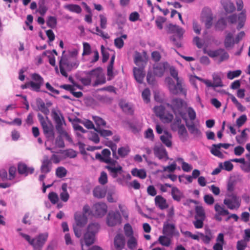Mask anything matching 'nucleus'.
Returning <instances> with one entry per match:
<instances>
[{"mask_svg": "<svg viewBox=\"0 0 250 250\" xmlns=\"http://www.w3.org/2000/svg\"><path fill=\"white\" fill-rule=\"evenodd\" d=\"M84 73L85 74V77L82 78L81 82L84 85H90L92 80H94L92 84L93 86H97L106 83L104 73L101 67H97L90 71H84Z\"/></svg>", "mask_w": 250, "mask_h": 250, "instance_id": "obj_1", "label": "nucleus"}, {"mask_svg": "<svg viewBox=\"0 0 250 250\" xmlns=\"http://www.w3.org/2000/svg\"><path fill=\"white\" fill-rule=\"evenodd\" d=\"M187 112L188 118L187 117H185L183 120L184 121L186 126L189 133L193 135L194 137L201 136L202 132L198 127L199 122H197V124L194 122L196 118V113L195 110L192 107H188L187 109Z\"/></svg>", "mask_w": 250, "mask_h": 250, "instance_id": "obj_2", "label": "nucleus"}, {"mask_svg": "<svg viewBox=\"0 0 250 250\" xmlns=\"http://www.w3.org/2000/svg\"><path fill=\"white\" fill-rule=\"evenodd\" d=\"M64 51L62 52V56L59 61V67L61 74L66 78L68 76L67 72L76 68L79 65V62L74 58H68L66 55L64 54Z\"/></svg>", "mask_w": 250, "mask_h": 250, "instance_id": "obj_3", "label": "nucleus"}, {"mask_svg": "<svg viewBox=\"0 0 250 250\" xmlns=\"http://www.w3.org/2000/svg\"><path fill=\"white\" fill-rule=\"evenodd\" d=\"M51 115L56 124V129L58 133L65 137L66 140L69 142H72V139L68 133L63 129V125H65V122L62 115L61 113H58L56 110L52 111Z\"/></svg>", "mask_w": 250, "mask_h": 250, "instance_id": "obj_4", "label": "nucleus"}, {"mask_svg": "<svg viewBox=\"0 0 250 250\" xmlns=\"http://www.w3.org/2000/svg\"><path fill=\"white\" fill-rule=\"evenodd\" d=\"M20 235L33 247L34 250H41V249L43 247L48 237L47 233H41L36 238L32 239L29 235L23 233H21Z\"/></svg>", "mask_w": 250, "mask_h": 250, "instance_id": "obj_5", "label": "nucleus"}, {"mask_svg": "<svg viewBox=\"0 0 250 250\" xmlns=\"http://www.w3.org/2000/svg\"><path fill=\"white\" fill-rule=\"evenodd\" d=\"M167 106L171 108L175 115H179L183 119L187 117L184 109L186 106V102L181 98H173L170 103H167Z\"/></svg>", "mask_w": 250, "mask_h": 250, "instance_id": "obj_6", "label": "nucleus"}, {"mask_svg": "<svg viewBox=\"0 0 250 250\" xmlns=\"http://www.w3.org/2000/svg\"><path fill=\"white\" fill-rule=\"evenodd\" d=\"M223 203L231 210H237L240 207L241 199L240 197L233 193H227Z\"/></svg>", "mask_w": 250, "mask_h": 250, "instance_id": "obj_7", "label": "nucleus"}, {"mask_svg": "<svg viewBox=\"0 0 250 250\" xmlns=\"http://www.w3.org/2000/svg\"><path fill=\"white\" fill-rule=\"evenodd\" d=\"M38 118L41 123L45 136L48 138H53L54 137V133L52 125L48 120V117L46 116V120H45L41 114L38 113Z\"/></svg>", "mask_w": 250, "mask_h": 250, "instance_id": "obj_8", "label": "nucleus"}, {"mask_svg": "<svg viewBox=\"0 0 250 250\" xmlns=\"http://www.w3.org/2000/svg\"><path fill=\"white\" fill-rule=\"evenodd\" d=\"M32 81L27 83L28 86H30V89L36 92H40L41 87L43 85L44 80L43 78L39 74L33 73L31 75Z\"/></svg>", "mask_w": 250, "mask_h": 250, "instance_id": "obj_9", "label": "nucleus"}, {"mask_svg": "<svg viewBox=\"0 0 250 250\" xmlns=\"http://www.w3.org/2000/svg\"><path fill=\"white\" fill-rule=\"evenodd\" d=\"M105 168L108 170L109 174L114 178H117L118 175L121 174L123 172L122 167L115 160L108 163L107 165L105 166Z\"/></svg>", "mask_w": 250, "mask_h": 250, "instance_id": "obj_10", "label": "nucleus"}, {"mask_svg": "<svg viewBox=\"0 0 250 250\" xmlns=\"http://www.w3.org/2000/svg\"><path fill=\"white\" fill-rule=\"evenodd\" d=\"M229 21L231 23H236V21H238V24L237 26V29L239 30L243 27L245 22L246 20V11H242L237 16L235 14H232L229 16L228 17Z\"/></svg>", "mask_w": 250, "mask_h": 250, "instance_id": "obj_11", "label": "nucleus"}, {"mask_svg": "<svg viewBox=\"0 0 250 250\" xmlns=\"http://www.w3.org/2000/svg\"><path fill=\"white\" fill-rule=\"evenodd\" d=\"M121 222V216L119 211H110L106 217V223L108 226L113 227Z\"/></svg>", "mask_w": 250, "mask_h": 250, "instance_id": "obj_12", "label": "nucleus"}, {"mask_svg": "<svg viewBox=\"0 0 250 250\" xmlns=\"http://www.w3.org/2000/svg\"><path fill=\"white\" fill-rule=\"evenodd\" d=\"M107 206L105 203L100 202L95 204L93 206V216L101 218L107 212Z\"/></svg>", "mask_w": 250, "mask_h": 250, "instance_id": "obj_13", "label": "nucleus"}, {"mask_svg": "<svg viewBox=\"0 0 250 250\" xmlns=\"http://www.w3.org/2000/svg\"><path fill=\"white\" fill-rule=\"evenodd\" d=\"M208 55L211 58L219 57L218 62L220 63L228 59L229 55L224 49L219 48L214 50H209L207 52Z\"/></svg>", "mask_w": 250, "mask_h": 250, "instance_id": "obj_14", "label": "nucleus"}, {"mask_svg": "<svg viewBox=\"0 0 250 250\" xmlns=\"http://www.w3.org/2000/svg\"><path fill=\"white\" fill-rule=\"evenodd\" d=\"M110 155V151L108 149L105 148L102 151L101 154L97 153L95 155V158L100 162L107 164L114 160V159H111Z\"/></svg>", "mask_w": 250, "mask_h": 250, "instance_id": "obj_15", "label": "nucleus"}, {"mask_svg": "<svg viewBox=\"0 0 250 250\" xmlns=\"http://www.w3.org/2000/svg\"><path fill=\"white\" fill-rule=\"evenodd\" d=\"M202 17L205 19V26L206 28L209 29L212 24L213 17L210 10L208 8H204L202 12Z\"/></svg>", "mask_w": 250, "mask_h": 250, "instance_id": "obj_16", "label": "nucleus"}, {"mask_svg": "<svg viewBox=\"0 0 250 250\" xmlns=\"http://www.w3.org/2000/svg\"><path fill=\"white\" fill-rule=\"evenodd\" d=\"M114 244L115 248L117 250H123L125 244V240L124 236L120 233L117 234L114 238Z\"/></svg>", "mask_w": 250, "mask_h": 250, "instance_id": "obj_17", "label": "nucleus"}, {"mask_svg": "<svg viewBox=\"0 0 250 250\" xmlns=\"http://www.w3.org/2000/svg\"><path fill=\"white\" fill-rule=\"evenodd\" d=\"M52 168V163L51 160L49 159L46 156H44L42 161V165L41 167V171L42 173L47 174L49 173Z\"/></svg>", "mask_w": 250, "mask_h": 250, "instance_id": "obj_18", "label": "nucleus"}, {"mask_svg": "<svg viewBox=\"0 0 250 250\" xmlns=\"http://www.w3.org/2000/svg\"><path fill=\"white\" fill-rule=\"evenodd\" d=\"M174 88H175V90L171 91V93L175 95L180 93L185 96H186L187 89L183 85V80H176V84H175Z\"/></svg>", "mask_w": 250, "mask_h": 250, "instance_id": "obj_19", "label": "nucleus"}, {"mask_svg": "<svg viewBox=\"0 0 250 250\" xmlns=\"http://www.w3.org/2000/svg\"><path fill=\"white\" fill-rule=\"evenodd\" d=\"M18 171L19 174L26 176L29 174H32L34 171V168L33 167H28L24 163H19L18 166Z\"/></svg>", "mask_w": 250, "mask_h": 250, "instance_id": "obj_20", "label": "nucleus"}, {"mask_svg": "<svg viewBox=\"0 0 250 250\" xmlns=\"http://www.w3.org/2000/svg\"><path fill=\"white\" fill-rule=\"evenodd\" d=\"M167 62L159 63L154 65L153 72L155 75L161 77L165 71L166 68Z\"/></svg>", "mask_w": 250, "mask_h": 250, "instance_id": "obj_21", "label": "nucleus"}, {"mask_svg": "<svg viewBox=\"0 0 250 250\" xmlns=\"http://www.w3.org/2000/svg\"><path fill=\"white\" fill-rule=\"evenodd\" d=\"M154 201L155 206L161 209H165L168 207L166 199L161 195L156 196Z\"/></svg>", "mask_w": 250, "mask_h": 250, "instance_id": "obj_22", "label": "nucleus"}, {"mask_svg": "<svg viewBox=\"0 0 250 250\" xmlns=\"http://www.w3.org/2000/svg\"><path fill=\"white\" fill-rule=\"evenodd\" d=\"M133 75L135 80L138 83H143L145 75L143 68L134 67Z\"/></svg>", "mask_w": 250, "mask_h": 250, "instance_id": "obj_23", "label": "nucleus"}, {"mask_svg": "<svg viewBox=\"0 0 250 250\" xmlns=\"http://www.w3.org/2000/svg\"><path fill=\"white\" fill-rule=\"evenodd\" d=\"M154 153L156 157L161 160L164 158L167 159V154L166 150L163 147L156 146L154 148Z\"/></svg>", "mask_w": 250, "mask_h": 250, "instance_id": "obj_24", "label": "nucleus"}, {"mask_svg": "<svg viewBox=\"0 0 250 250\" xmlns=\"http://www.w3.org/2000/svg\"><path fill=\"white\" fill-rule=\"evenodd\" d=\"M119 105L123 111L125 113L129 115H132L133 114L134 109L131 104L126 103L125 101H121L119 103Z\"/></svg>", "mask_w": 250, "mask_h": 250, "instance_id": "obj_25", "label": "nucleus"}, {"mask_svg": "<svg viewBox=\"0 0 250 250\" xmlns=\"http://www.w3.org/2000/svg\"><path fill=\"white\" fill-rule=\"evenodd\" d=\"M175 227L173 224L167 223L164 224L163 232L167 236L172 237L175 232Z\"/></svg>", "mask_w": 250, "mask_h": 250, "instance_id": "obj_26", "label": "nucleus"}, {"mask_svg": "<svg viewBox=\"0 0 250 250\" xmlns=\"http://www.w3.org/2000/svg\"><path fill=\"white\" fill-rule=\"evenodd\" d=\"M75 219L76 225L78 227H83L87 222V217L80 213L75 214Z\"/></svg>", "mask_w": 250, "mask_h": 250, "instance_id": "obj_27", "label": "nucleus"}, {"mask_svg": "<svg viewBox=\"0 0 250 250\" xmlns=\"http://www.w3.org/2000/svg\"><path fill=\"white\" fill-rule=\"evenodd\" d=\"M171 138V133L167 131H165L164 134L161 136L160 139L167 146L170 147L172 145Z\"/></svg>", "mask_w": 250, "mask_h": 250, "instance_id": "obj_28", "label": "nucleus"}, {"mask_svg": "<svg viewBox=\"0 0 250 250\" xmlns=\"http://www.w3.org/2000/svg\"><path fill=\"white\" fill-rule=\"evenodd\" d=\"M93 195L97 198H102L105 197L106 190L104 188L100 186L96 187L93 191Z\"/></svg>", "mask_w": 250, "mask_h": 250, "instance_id": "obj_29", "label": "nucleus"}, {"mask_svg": "<svg viewBox=\"0 0 250 250\" xmlns=\"http://www.w3.org/2000/svg\"><path fill=\"white\" fill-rule=\"evenodd\" d=\"M221 2L226 12L232 13L235 10V7L230 0H222Z\"/></svg>", "mask_w": 250, "mask_h": 250, "instance_id": "obj_30", "label": "nucleus"}, {"mask_svg": "<svg viewBox=\"0 0 250 250\" xmlns=\"http://www.w3.org/2000/svg\"><path fill=\"white\" fill-rule=\"evenodd\" d=\"M221 75V73H214L212 74L213 84L215 87H222L223 86Z\"/></svg>", "mask_w": 250, "mask_h": 250, "instance_id": "obj_31", "label": "nucleus"}, {"mask_svg": "<svg viewBox=\"0 0 250 250\" xmlns=\"http://www.w3.org/2000/svg\"><path fill=\"white\" fill-rule=\"evenodd\" d=\"M171 196L174 200L180 202L183 197V193L177 187H172Z\"/></svg>", "mask_w": 250, "mask_h": 250, "instance_id": "obj_32", "label": "nucleus"}, {"mask_svg": "<svg viewBox=\"0 0 250 250\" xmlns=\"http://www.w3.org/2000/svg\"><path fill=\"white\" fill-rule=\"evenodd\" d=\"M131 172L133 176L139 177L142 179H144L146 177V171L144 169H138L137 168H134L132 169Z\"/></svg>", "mask_w": 250, "mask_h": 250, "instance_id": "obj_33", "label": "nucleus"}, {"mask_svg": "<svg viewBox=\"0 0 250 250\" xmlns=\"http://www.w3.org/2000/svg\"><path fill=\"white\" fill-rule=\"evenodd\" d=\"M195 214L194 218H199L202 219H206V213L204 208L202 206H197L195 208Z\"/></svg>", "mask_w": 250, "mask_h": 250, "instance_id": "obj_34", "label": "nucleus"}, {"mask_svg": "<svg viewBox=\"0 0 250 250\" xmlns=\"http://www.w3.org/2000/svg\"><path fill=\"white\" fill-rule=\"evenodd\" d=\"M220 148L218 144H213L210 148V151L211 153L215 156L219 158H223L224 155L220 150Z\"/></svg>", "mask_w": 250, "mask_h": 250, "instance_id": "obj_35", "label": "nucleus"}, {"mask_svg": "<svg viewBox=\"0 0 250 250\" xmlns=\"http://www.w3.org/2000/svg\"><path fill=\"white\" fill-rule=\"evenodd\" d=\"M235 43L234 40L233 39V34L229 32L228 33L225 39L224 45L226 48L231 47L233 46Z\"/></svg>", "mask_w": 250, "mask_h": 250, "instance_id": "obj_36", "label": "nucleus"}, {"mask_svg": "<svg viewBox=\"0 0 250 250\" xmlns=\"http://www.w3.org/2000/svg\"><path fill=\"white\" fill-rule=\"evenodd\" d=\"M177 128L178 129V134L180 138L183 140H186L188 136V133L185 125H182Z\"/></svg>", "mask_w": 250, "mask_h": 250, "instance_id": "obj_37", "label": "nucleus"}, {"mask_svg": "<svg viewBox=\"0 0 250 250\" xmlns=\"http://www.w3.org/2000/svg\"><path fill=\"white\" fill-rule=\"evenodd\" d=\"M214 210L217 214L222 215V216H225L229 214L228 210L225 209L224 206H221L218 203L214 205Z\"/></svg>", "mask_w": 250, "mask_h": 250, "instance_id": "obj_38", "label": "nucleus"}, {"mask_svg": "<svg viewBox=\"0 0 250 250\" xmlns=\"http://www.w3.org/2000/svg\"><path fill=\"white\" fill-rule=\"evenodd\" d=\"M137 240L134 236L128 237V239L127 241V246L129 249L134 250L137 248Z\"/></svg>", "mask_w": 250, "mask_h": 250, "instance_id": "obj_39", "label": "nucleus"}, {"mask_svg": "<svg viewBox=\"0 0 250 250\" xmlns=\"http://www.w3.org/2000/svg\"><path fill=\"white\" fill-rule=\"evenodd\" d=\"M95 235L86 232L84 235V241L86 246H89L94 242Z\"/></svg>", "mask_w": 250, "mask_h": 250, "instance_id": "obj_40", "label": "nucleus"}, {"mask_svg": "<svg viewBox=\"0 0 250 250\" xmlns=\"http://www.w3.org/2000/svg\"><path fill=\"white\" fill-rule=\"evenodd\" d=\"M62 191L60 194L61 199L63 202H67L69 198V195L67 191V185L64 183L62 186Z\"/></svg>", "mask_w": 250, "mask_h": 250, "instance_id": "obj_41", "label": "nucleus"}, {"mask_svg": "<svg viewBox=\"0 0 250 250\" xmlns=\"http://www.w3.org/2000/svg\"><path fill=\"white\" fill-rule=\"evenodd\" d=\"M227 26V21L225 18H222L218 20L215 25L216 30L222 31Z\"/></svg>", "mask_w": 250, "mask_h": 250, "instance_id": "obj_42", "label": "nucleus"}, {"mask_svg": "<svg viewBox=\"0 0 250 250\" xmlns=\"http://www.w3.org/2000/svg\"><path fill=\"white\" fill-rule=\"evenodd\" d=\"M64 8L69 11L79 14L82 12L80 6L77 4H69L64 6Z\"/></svg>", "mask_w": 250, "mask_h": 250, "instance_id": "obj_43", "label": "nucleus"}, {"mask_svg": "<svg viewBox=\"0 0 250 250\" xmlns=\"http://www.w3.org/2000/svg\"><path fill=\"white\" fill-rule=\"evenodd\" d=\"M100 228V226L97 223H92L90 224L87 229V232L93 234L95 235L97 233Z\"/></svg>", "mask_w": 250, "mask_h": 250, "instance_id": "obj_44", "label": "nucleus"}, {"mask_svg": "<svg viewBox=\"0 0 250 250\" xmlns=\"http://www.w3.org/2000/svg\"><path fill=\"white\" fill-rule=\"evenodd\" d=\"M95 130L103 137L110 136L113 134L111 131L102 129L100 127H96L95 128Z\"/></svg>", "mask_w": 250, "mask_h": 250, "instance_id": "obj_45", "label": "nucleus"}, {"mask_svg": "<svg viewBox=\"0 0 250 250\" xmlns=\"http://www.w3.org/2000/svg\"><path fill=\"white\" fill-rule=\"evenodd\" d=\"M158 241L161 245L165 247H169L171 243L170 239L166 236H160Z\"/></svg>", "mask_w": 250, "mask_h": 250, "instance_id": "obj_46", "label": "nucleus"}, {"mask_svg": "<svg viewBox=\"0 0 250 250\" xmlns=\"http://www.w3.org/2000/svg\"><path fill=\"white\" fill-rule=\"evenodd\" d=\"M93 120L97 125L96 127H104L106 125L105 121L98 116H93Z\"/></svg>", "mask_w": 250, "mask_h": 250, "instance_id": "obj_47", "label": "nucleus"}, {"mask_svg": "<svg viewBox=\"0 0 250 250\" xmlns=\"http://www.w3.org/2000/svg\"><path fill=\"white\" fill-rule=\"evenodd\" d=\"M241 73L242 71L241 70L229 71L227 73V78L229 80H232L235 78L238 77Z\"/></svg>", "mask_w": 250, "mask_h": 250, "instance_id": "obj_48", "label": "nucleus"}, {"mask_svg": "<svg viewBox=\"0 0 250 250\" xmlns=\"http://www.w3.org/2000/svg\"><path fill=\"white\" fill-rule=\"evenodd\" d=\"M154 111L156 115L160 118L165 113V107L163 105L156 106L154 107Z\"/></svg>", "mask_w": 250, "mask_h": 250, "instance_id": "obj_49", "label": "nucleus"}, {"mask_svg": "<svg viewBox=\"0 0 250 250\" xmlns=\"http://www.w3.org/2000/svg\"><path fill=\"white\" fill-rule=\"evenodd\" d=\"M57 19L55 17L49 16L46 21L47 25L51 28H54L57 25Z\"/></svg>", "mask_w": 250, "mask_h": 250, "instance_id": "obj_50", "label": "nucleus"}, {"mask_svg": "<svg viewBox=\"0 0 250 250\" xmlns=\"http://www.w3.org/2000/svg\"><path fill=\"white\" fill-rule=\"evenodd\" d=\"M38 107L39 109L45 115H47L49 114V110L42 101L41 100L38 102Z\"/></svg>", "mask_w": 250, "mask_h": 250, "instance_id": "obj_51", "label": "nucleus"}, {"mask_svg": "<svg viewBox=\"0 0 250 250\" xmlns=\"http://www.w3.org/2000/svg\"><path fill=\"white\" fill-rule=\"evenodd\" d=\"M160 119L165 123H169L173 120V115L171 113H165Z\"/></svg>", "mask_w": 250, "mask_h": 250, "instance_id": "obj_52", "label": "nucleus"}, {"mask_svg": "<svg viewBox=\"0 0 250 250\" xmlns=\"http://www.w3.org/2000/svg\"><path fill=\"white\" fill-rule=\"evenodd\" d=\"M83 56H87L91 53V47L89 43L83 42Z\"/></svg>", "mask_w": 250, "mask_h": 250, "instance_id": "obj_53", "label": "nucleus"}, {"mask_svg": "<svg viewBox=\"0 0 250 250\" xmlns=\"http://www.w3.org/2000/svg\"><path fill=\"white\" fill-rule=\"evenodd\" d=\"M129 152L130 149L128 147H121L119 148L118 150L119 155L122 158H125L126 156Z\"/></svg>", "mask_w": 250, "mask_h": 250, "instance_id": "obj_54", "label": "nucleus"}, {"mask_svg": "<svg viewBox=\"0 0 250 250\" xmlns=\"http://www.w3.org/2000/svg\"><path fill=\"white\" fill-rule=\"evenodd\" d=\"M142 96L145 103H148L150 102V91L148 88H146L143 90Z\"/></svg>", "mask_w": 250, "mask_h": 250, "instance_id": "obj_55", "label": "nucleus"}, {"mask_svg": "<svg viewBox=\"0 0 250 250\" xmlns=\"http://www.w3.org/2000/svg\"><path fill=\"white\" fill-rule=\"evenodd\" d=\"M67 174L66 169L62 167H58L56 169V174L57 176L59 178H63L66 176Z\"/></svg>", "mask_w": 250, "mask_h": 250, "instance_id": "obj_56", "label": "nucleus"}, {"mask_svg": "<svg viewBox=\"0 0 250 250\" xmlns=\"http://www.w3.org/2000/svg\"><path fill=\"white\" fill-rule=\"evenodd\" d=\"M124 231L125 236L127 237L133 236V231L131 226L127 223L124 226Z\"/></svg>", "mask_w": 250, "mask_h": 250, "instance_id": "obj_57", "label": "nucleus"}, {"mask_svg": "<svg viewBox=\"0 0 250 250\" xmlns=\"http://www.w3.org/2000/svg\"><path fill=\"white\" fill-rule=\"evenodd\" d=\"M63 154L66 157L74 158L77 155V152L73 149H68L64 150Z\"/></svg>", "mask_w": 250, "mask_h": 250, "instance_id": "obj_58", "label": "nucleus"}, {"mask_svg": "<svg viewBox=\"0 0 250 250\" xmlns=\"http://www.w3.org/2000/svg\"><path fill=\"white\" fill-rule=\"evenodd\" d=\"M248 242L242 239L237 241L236 244V249L237 250H244L247 247Z\"/></svg>", "mask_w": 250, "mask_h": 250, "instance_id": "obj_59", "label": "nucleus"}, {"mask_svg": "<svg viewBox=\"0 0 250 250\" xmlns=\"http://www.w3.org/2000/svg\"><path fill=\"white\" fill-rule=\"evenodd\" d=\"M165 82L167 83L168 87L170 92L171 91L175 90V88H174L175 85L174 81L172 79L169 77H167L165 79Z\"/></svg>", "mask_w": 250, "mask_h": 250, "instance_id": "obj_60", "label": "nucleus"}, {"mask_svg": "<svg viewBox=\"0 0 250 250\" xmlns=\"http://www.w3.org/2000/svg\"><path fill=\"white\" fill-rule=\"evenodd\" d=\"M194 220L193 221V224L194 227L197 229H201L204 226V221L205 219L194 218Z\"/></svg>", "mask_w": 250, "mask_h": 250, "instance_id": "obj_61", "label": "nucleus"}, {"mask_svg": "<svg viewBox=\"0 0 250 250\" xmlns=\"http://www.w3.org/2000/svg\"><path fill=\"white\" fill-rule=\"evenodd\" d=\"M99 182L103 185L107 183V175L105 171H102L101 173L100 176L99 178Z\"/></svg>", "mask_w": 250, "mask_h": 250, "instance_id": "obj_62", "label": "nucleus"}, {"mask_svg": "<svg viewBox=\"0 0 250 250\" xmlns=\"http://www.w3.org/2000/svg\"><path fill=\"white\" fill-rule=\"evenodd\" d=\"M166 18L161 16L158 17L155 20L156 26L159 29H162L163 28V24L165 22Z\"/></svg>", "mask_w": 250, "mask_h": 250, "instance_id": "obj_63", "label": "nucleus"}, {"mask_svg": "<svg viewBox=\"0 0 250 250\" xmlns=\"http://www.w3.org/2000/svg\"><path fill=\"white\" fill-rule=\"evenodd\" d=\"M48 199L53 204L57 203L59 200L58 195L54 192H51L49 193Z\"/></svg>", "mask_w": 250, "mask_h": 250, "instance_id": "obj_64", "label": "nucleus"}]
</instances>
